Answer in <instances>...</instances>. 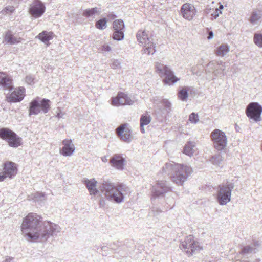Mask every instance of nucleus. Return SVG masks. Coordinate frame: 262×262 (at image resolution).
<instances>
[{
	"label": "nucleus",
	"instance_id": "f257e3e1",
	"mask_svg": "<svg viewBox=\"0 0 262 262\" xmlns=\"http://www.w3.org/2000/svg\"><path fill=\"white\" fill-rule=\"evenodd\" d=\"M41 217L36 213H30L23 220L21 230L28 240H39L42 230Z\"/></svg>",
	"mask_w": 262,
	"mask_h": 262
},
{
	"label": "nucleus",
	"instance_id": "f03ea898",
	"mask_svg": "<svg viewBox=\"0 0 262 262\" xmlns=\"http://www.w3.org/2000/svg\"><path fill=\"white\" fill-rule=\"evenodd\" d=\"M192 172V168L186 165L176 163L173 161L166 163L162 168V172L171 174V181L178 185H183Z\"/></svg>",
	"mask_w": 262,
	"mask_h": 262
},
{
	"label": "nucleus",
	"instance_id": "7ed1b4c3",
	"mask_svg": "<svg viewBox=\"0 0 262 262\" xmlns=\"http://www.w3.org/2000/svg\"><path fill=\"white\" fill-rule=\"evenodd\" d=\"M99 188L107 200L116 203H120L123 201L124 196L122 193L114 184L104 181Z\"/></svg>",
	"mask_w": 262,
	"mask_h": 262
},
{
	"label": "nucleus",
	"instance_id": "20e7f679",
	"mask_svg": "<svg viewBox=\"0 0 262 262\" xmlns=\"http://www.w3.org/2000/svg\"><path fill=\"white\" fill-rule=\"evenodd\" d=\"M136 37L139 43L143 47V53L149 55L155 53L156 43L153 38L149 36L147 31L139 30L137 33Z\"/></svg>",
	"mask_w": 262,
	"mask_h": 262
},
{
	"label": "nucleus",
	"instance_id": "39448f33",
	"mask_svg": "<svg viewBox=\"0 0 262 262\" xmlns=\"http://www.w3.org/2000/svg\"><path fill=\"white\" fill-rule=\"evenodd\" d=\"M50 108V101L39 97L33 99L29 103V115H37L40 113L46 114Z\"/></svg>",
	"mask_w": 262,
	"mask_h": 262
},
{
	"label": "nucleus",
	"instance_id": "423d86ee",
	"mask_svg": "<svg viewBox=\"0 0 262 262\" xmlns=\"http://www.w3.org/2000/svg\"><path fill=\"white\" fill-rule=\"evenodd\" d=\"M155 67L156 72L158 75L161 77H164L163 81L165 84L173 85L179 80V79L174 75L173 72L167 66L157 62L155 63Z\"/></svg>",
	"mask_w": 262,
	"mask_h": 262
},
{
	"label": "nucleus",
	"instance_id": "0eeeda50",
	"mask_svg": "<svg viewBox=\"0 0 262 262\" xmlns=\"http://www.w3.org/2000/svg\"><path fill=\"white\" fill-rule=\"evenodd\" d=\"M179 247L188 256L199 252L202 249L200 243L192 235L185 237L184 241L180 243Z\"/></svg>",
	"mask_w": 262,
	"mask_h": 262
},
{
	"label": "nucleus",
	"instance_id": "6e6552de",
	"mask_svg": "<svg viewBox=\"0 0 262 262\" xmlns=\"http://www.w3.org/2000/svg\"><path fill=\"white\" fill-rule=\"evenodd\" d=\"M234 185L232 183L219 185L217 190V201L220 205H225L231 200V192Z\"/></svg>",
	"mask_w": 262,
	"mask_h": 262
},
{
	"label": "nucleus",
	"instance_id": "1a4fd4ad",
	"mask_svg": "<svg viewBox=\"0 0 262 262\" xmlns=\"http://www.w3.org/2000/svg\"><path fill=\"white\" fill-rule=\"evenodd\" d=\"M0 138L6 140L8 145L13 148H17L22 144L21 138L7 128L0 129Z\"/></svg>",
	"mask_w": 262,
	"mask_h": 262
},
{
	"label": "nucleus",
	"instance_id": "9d476101",
	"mask_svg": "<svg viewBox=\"0 0 262 262\" xmlns=\"http://www.w3.org/2000/svg\"><path fill=\"white\" fill-rule=\"evenodd\" d=\"M172 191L169 183L165 181H158L152 187V195L151 198L153 203H156L157 199L163 198L165 194Z\"/></svg>",
	"mask_w": 262,
	"mask_h": 262
},
{
	"label": "nucleus",
	"instance_id": "9b49d317",
	"mask_svg": "<svg viewBox=\"0 0 262 262\" xmlns=\"http://www.w3.org/2000/svg\"><path fill=\"white\" fill-rule=\"evenodd\" d=\"M42 232L39 241H46L50 236H56L61 231L60 226L50 221H45L42 223Z\"/></svg>",
	"mask_w": 262,
	"mask_h": 262
},
{
	"label": "nucleus",
	"instance_id": "f8f14e48",
	"mask_svg": "<svg viewBox=\"0 0 262 262\" xmlns=\"http://www.w3.org/2000/svg\"><path fill=\"white\" fill-rule=\"evenodd\" d=\"M162 103L167 113H169L171 111V103L167 99H159L158 97L154 99V104L156 105L155 110V115L156 119L159 122H163L165 118L166 115L164 113V109H161L159 103Z\"/></svg>",
	"mask_w": 262,
	"mask_h": 262
},
{
	"label": "nucleus",
	"instance_id": "ddd939ff",
	"mask_svg": "<svg viewBox=\"0 0 262 262\" xmlns=\"http://www.w3.org/2000/svg\"><path fill=\"white\" fill-rule=\"evenodd\" d=\"M214 147L218 150L224 149L227 145V139L224 132L215 129L211 134Z\"/></svg>",
	"mask_w": 262,
	"mask_h": 262
},
{
	"label": "nucleus",
	"instance_id": "4468645a",
	"mask_svg": "<svg viewBox=\"0 0 262 262\" xmlns=\"http://www.w3.org/2000/svg\"><path fill=\"white\" fill-rule=\"evenodd\" d=\"M262 106L257 102H251L247 106L246 114L248 117L255 122L261 120Z\"/></svg>",
	"mask_w": 262,
	"mask_h": 262
},
{
	"label": "nucleus",
	"instance_id": "2eb2a0df",
	"mask_svg": "<svg viewBox=\"0 0 262 262\" xmlns=\"http://www.w3.org/2000/svg\"><path fill=\"white\" fill-rule=\"evenodd\" d=\"M217 65L221 67L217 68L213 61H210L207 64V68L206 71L207 72H212L214 76L213 79H214L215 77H221L226 75L225 70L226 67V63L225 62L220 61L217 62Z\"/></svg>",
	"mask_w": 262,
	"mask_h": 262
},
{
	"label": "nucleus",
	"instance_id": "dca6fc26",
	"mask_svg": "<svg viewBox=\"0 0 262 262\" xmlns=\"http://www.w3.org/2000/svg\"><path fill=\"white\" fill-rule=\"evenodd\" d=\"M46 7L44 4L40 0H34L30 5L29 12L34 18H39L45 13Z\"/></svg>",
	"mask_w": 262,
	"mask_h": 262
},
{
	"label": "nucleus",
	"instance_id": "f3484780",
	"mask_svg": "<svg viewBox=\"0 0 262 262\" xmlns=\"http://www.w3.org/2000/svg\"><path fill=\"white\" fill-rule=\"evenodd\" d=\"M129 126V124H122L115 130L116 134L118 138H119L122 141L128 143L131 141L130 129Z\"/></svg>",
	"mask_w": 262,
	"mask_h": 262
},
{
	"label": "nucleus",
	"instance_id": "a211bd4d",
	"mask_svg": "<svg viewBox=\"0 0 262 262\" xmlns=\"http://www.w3.org/2000/svg\"><path fill=\"white\" fill-rule=\"evenodd\" d=\"M16 164L12 162H7L4 164V172H0V182L4 181L6 177L12 178L17 173Z\"/></svg>",
	"mask_w": 262,
	"mask_h": 262
},
{
	"label": "nucleus",
	"instance_id": "6ab92c4d",
	"mask_svg": "<svg viewBox=\"0 0 262 262\" xmlns=\"http://www.w3.org/2000/svg\"><path fill=\"white\" fill-rule=\"evenodd\" d=\"M181 13L184 18L188 20H191L195 15L196 10L193 5L189 3H185L181 7Z\"/></svg>",
	"mask_w": 262,
	"mask_h": 262
},
{
	"label": "nucleus",
	"instance_id": "aec40b11",
	"mask_svg": "<svg viewBox=\"0 0 262 262\" xmlns=\"http://www.w3.org/2000/svg\"><path fill=\"white\" fill-rule=\"evenodd\" d=\"M63 147L60 149V153L64 157L71 156L75 151V146L71 139H66L63 140Z\"/></svg>",
	"mask_w": 262,
	"mask_h": 262
},
{
	"label": "nucleus",
	"instance_id": "412c9836",
	"mask_svg": "<svg viewBox=\"0 0 262 262\" xmlns=\"http://www.w3.org/2000/svg\"><path fill=\"white\" fill-rule=\"evenodd\" d=\"M25 90L23 88L15 89L11 94L7 97L9 102H18L21 101L24 98Z\"/></svg>",
	"mask_w": 262,
	"mask_h": 262
},
{
	"label": "nucleus",
	"instance_id": "4be33fe9",
	"mask_svg": "<svg viewBox=\"0 0 262 262\" xmlns=\"http://www.w3.org/2000/svg\"><path fill=\"white\" fill-rule=\"evenodd\" d=\"M130 99L127 95L123 92L118 93L116 97L112 98V104L114 106L119 105H130Z\"/></svg>",
	"mask_w": 262,
	"mask_h": 262
},
{
	"label": "nucleus",
	"instance_id": "5701e85b",
	"mask_svg": "<svg viewBox=\"0 0 262 262\" xmlns=\"http://www.w3.org/2000/svg\"><path fill=\"white\" fill-rule=\"evenodd\" d=\"M125 159L120 154L113 155L110 160L112 166L118 170L123 169Z\"/></svg>",
	"mask_w": 262,
	"mask_h": 262
},
{
	"label": "nucleus",
	"instance_id": "b1692460",
	"mask_svg": "<svg viewBox=\"0 0 262 262\" xmlns=\"http://www.w3.org/2000/svg\"><path fill=\"white\" fill-rule=\"evenodd\" d=\"M0 86L3 90L9 91L13 89L12 79L6 76L4 72H0Z\"/></svg>",
	"mask_w": 262,
	"mask_h": 262
},
{
	"label": "nucleus",
	"instance_id": "393cba45",
	"mask_svg": "<svg viewBox=\"0 0 262 262\" xmlns=\"http://www.w3.org/2000/svg\"><path fill=\"white\" fill-rule=\"evenodd\" d=\"M84 184L91 195H95L99 193V190L96 188L97 182L95 179H86L84 180Z\"/></svg>",
	"mask_w": 262,
	"mask_h": 262
},
{
	"label": "nucleus",
	"instance_id": "a878e982",
	"mask_svg": "<svg viewBox=\"0 0 262 262\" xmlns=\"http://www.w3.org/2000/svg\"><path fill=\"white\" fill-rule=\"evenodd\" d=\"M4 40L7 43L15 45L20 42L21 38L14 36L12 31H8L6 32Z\"/></svg>",
	"mask_w": 262,
	"mask_h": 262
},
{
	"label": "nucleus",
	"instance_id": "bb28decb",
	"mask_svg": "<svg viewBox=\"0 0 262 262\" xmlns=\"http://www.w3.org/2000/svg\"><path fill=\"white\" fill-rule=\"evenodd\" d=\"M261 17L262 11L259 10H254L251 13L249 21L252 24L255 25L257 24Z\"/></svg>",
	"mask_w": 262,
	"mask_h": 262
},
{
	"label": "nucleus",
	"instance_id": "cd10ccee",
	"mask_svg": "<svg viewBox=\"0 0 262 262\" xmlns=\"http://www.w3.org/2000/svg\"><path fill=\"white\" fill-rule=\"evenodd\" d=\"M38 37L45 43H47L49 40H51L53 37V33L52 32H48L43 31L39 33Z\"/></svg>",
	"mask_w": 262,
	"mask_h": 262
},
{
	"label": "nucleus",
	"instance_id": "c85d7f7f",
	"mask_svg": "<svg viewBox=\"0 0 262 262\" xmlns=\"http://www.w3.org/2000/svg\"><path fill=\"white\" fill-rule=\"evenodd\" d=\"M189 90L190 88L188 86L181 88L178 93L179 98L182 101H186L188 97V91Z\"/></svg>",
	"mask_w": 262,
	"mask_h": 262
},
{
	"label": "nucleus",
	"instance_id": "c756f323",
	"mask_svg": "<svg viewBox=\"0 0 262 262\" xmlns=\"http://www.w3.org/2000/svg\"><path fill=\"white\" fill-rule=\"evenodd\" d=\"M101 9L98 7L87 9L83 11L82 15L85 17H90L95 14H99L101 13Z\"/></svg>",
	"mask_w": 262,
	"mask_h": 262
},
{
	"label": "nucleus",
	"instance_id": "7c9ffc66",
	"mask_svg": "<svg viewBox=\"0 0 262 262\" xmlns=\"http://www.w3.org/2000/svg\"><path fill=\"white\" fill-rule=\"evenodd\" d=\"M194 147L195 143L193 142H189L185 145L183 149V152L185 154L191 157L194 153Z\"/></svg>",
	"mask_w": 262,
	"mask_h": 262
},
{
	"label": "nucleus",
	"instance_id": "2f4dec72",
	"mask_svg": "<svg viewBox=\"0 0 262 262\" xmlns=\"http://www.w3.org/2000/svg\"><path fill=\"white\" fill-rule=\"evenodd\" d=\"M229 51V46L225 44L220 46L216 49V54L219 56H224Z\"/></svg>",
	"mask_w": 262,
	"mask_h": 262
},
{
	"label": "nucleus",
	"instance_id": "473e14b6",
	"mask_svg": "<svg viewBox=\"0 0 262 262\" xmlns=\"http://www.w3.org/2000/svg\"><path fill=\"white\" fill-rule=\"evenodd\" d=\"M256 253L255 248L254 246L247 245L244 246L241 251V254L244 256H246L249 254Z\"/></svg>",
	"mask_w": 262,
	"mask_h": 262
},
{
	"label": "nucleus",
	"instance_id": "72a5a7b5",
	"mask_svg": "<svg viewBox=\"0 0 262 262\" xmlns=\"http://www.w3.org/2000/svg\"><path fill=\"white\" fill-rule=\"evenodd\" d=\"M223 160V158L220 154H216L213 156L210 159V161L213 164L217 166H220Z\"/></svg>",
	"mask_w": 262,
	"mask_h": 262
},
{
	"label": "nucleus",
	"instance_id": "f704fd0d",
	"mask_svg": "<svg viewBox=\"0 0 262 262\" xmlns=\"http://www.w3.org/2000/svg\"><path fill=\"white\" fill-rule=\"evenodd\" d=\"M114 30H123L124 28V24L122 19L115 20L113 24Z\"/></svg>",
	"mask_w": 262,
	"mask_h": 262
},
{
	"label": "nucleus",
	"instance_id": "c9c22d12",
	"mask_svg": "<svg viewBox=\"0 0 262 262\" xmlns=\"http://www.w3.org/2000/svg\"><path fill=\"white\" fill-rule=\"evenodd\" d=\"M107 22V20L106 18H103L101 19H100L98 21H96L95 26L96 28L99 29V30H104L105 29L106 27V23Z\"/></svg>",
	"mask_w": 262,
	"mask_h": 262
},
{
	"label": "nucleus",
	"instance_id": "e433bc0d",
	"mask_svg": "<svg viewBox=\"0 0 262 262\" xmlns=\"http://www.w3.org/2000/svg\"><path fill=\"white\" fill-rule=\"evenodd\" d=\"M124 36L123 30H114V32L113 34V38L118 41L122 40Z\"/></svg>",
	"mask_w": 262,
	"mask_h": 262
},
{
	"label": "nucleus",
	"instance_id": "4c0bfd02",
	"mask_svg": "<svg viewBox=\"0 0 262 262\" xmlns=\"http://www.w3.org/2000/svg\"><path fill=\"white\" fill-rule=\"evenodd\" d=\"M151 120V118L149 115H143L140 118V124L142 126L148 125Z\"/></svg>",
	"mask_w": 262,
	"mask_h": 262
},
{
	"label": "nucleus",
	"instance_id": "58836bf2",
	"mask_svg": "<svg viewBox=\"0 0 262 262\" xmlns=\"http://www.w3.org/2000/svg\"><path fill=\"white\" fill-rule=\"evenodd\" d=\"M255 43L259 47H262V33L255 34L254 36Z\"/></svg>",
	"mask_w": 262,
	"mask_h": 262
},
{
	"label": "nucleus",
	"instance_id": "ea45409f",
	"mask_svg": "<svg viewBox=\"0 0 262 262\" xmlns=\"http://www.w3.org/2000/svg\"><path fill=\"white\" fill-rule=\"evenodd\" d=\"M15 10V8L12 6H8L5 7L2 11V13L3 15L11 14Z\"/></svg>",
	"mask_w": 262,
	"mask_h": 262
},
{
	"label": "nucleus",
	"instance_id": "a19ab883",
	"mask_svg": "<svg viewBox=\"0 0 262 262\" xmlns=\"http://www.w3.org/2000/svg\"><path fill=\"white\" fill-rule=\"evenodd\" d=\"M199 116L198 114L192 113L190 114L189 117V120L191 123L196 124L199 121Z\"/></svg>",
	"mask_w": 262,
	"mask_h": 262
},
{
	"label": "nucleus",
	"instance_id": "79ce46f5",
	"mask_svg": "<svg viewBox=\"0 0 262 262\" xmlns=\"http://www.w3.org/2000/svg\"><path fill=\"white\" fill-rule=\"evenodd\" d=\"M45 194L42 192H37L34 195V200L35 201H41L45 200Z\"/></svg>",
	"mask_w": 262,
	"mask_h": 262
},
{
	"label": "nucleus",
	"instance_id": "37998d69",
	"mask_svg": "<svg viewBox=\"0 0 262 262\" xmlns=\"http://www.w3.org/2000/svg\"><path fill=\"white\" fill-rule=\"evenodd\" d=\"M161 213V210H159L158 208L154 207L152 208L150 214L154 217H158Z\"/></svg>",
	"mask_w": 262,
	"mask_h": 262
},
{
	"label": "nucleus",
	"instance_id": "c03bdc74",
	"mask_svg": "<svg viewBox=\"0 0 262 262\" xmlns=\"http://www.w3.org/2000/svg\"><path fill=\"white\" fill-rule=\"evenodd\" d=\"M111 67L114 69H116L120 67V62L118 60H114L111 64Z\"/></svg>",
	"mask_w": 262,
	"mask_h": 262
},
{
	"label": "nucleus",
	"instance_id": "a18cd8bd",
	"mask_svg": "<svg viewBox=\"0 0 262 262\" xmlns=\"http://www.w3.org/2000/svg\"><path fill=\"white\" fill-rule=\"evenodd\" d=\"M219 11H220L219 9H215L214 10V12L212 13H211V16L212 17H213V19L217 18V17H219L220 14L221 13H220V12Z\"/></svg>",
	"mask_w": 262,
	"mask_h": 262
},
{
	"label": "nucleus",
	"instance_id": "49530a36",
	"mask_svg": "<svg viewBox=\"0 0 262 262\" xmlns=\"http://www.w3.org/2000/svg\"><path fill=\"white\" fill-rule=\"evenodd\" d=\"M111 50V47L106 44H104L102 46V51L110 52Z\"/></svg>",
	"mask_w": 262,
	"mask_h": 262
},
{
	"label": "nucleus",
	"instance_id": "de8ad7c7",
	"mask_svg": "<svg viewBox=\"0 0 262 262\" xmlns=\"http://www.w3.org/2000/svg\"><path fill=\"white\" fill-rule=\"evenodd\" d=\"M26 82L28 83H29L30 84H31L32 83H33V79L30 76H26Z\"/></svg>",
	"mask_w": 262,
	"mask_h": 262
},
{
	"label": "nucleus",
	"instance_id": "09e8293b",
	"mask_svg": "<svg viewBox=\"0 0 262 262\" xmlns=\"http://www.w3.org/2000/svg\"><path fill=\"white\" fill-rule=\"evenodd\" d=\"M3 262H14L13 258L12 257H8Z\"/></svg>",
	"mask_w": 262,
	"mask_h": 262
},
{
	"label": "nucleus",
	"instance_id": "8fccbe9b",
	"mask_svg": "<svg viewBox=\"0 0 262 262\" xmlns=\"http://www.w3.org/2000/svg\"><path fill=\"white\" fill-rule=\"evenodd\" d=\"M213 32L212 31H210L208 33V36L207 37L208 39L210 40L213 37Z\"/></svg>",
	"mask_w": 262,
	"mask_h": 262
},
{
	"label": "nucleus",
	"instance_id": "3c124183",
	"mask_svg": "<svg viewBox=\"0 0 262 262\" xmlns=\"http://www.w3.org/2000/svg\"><path fill=\"white\" fill-rule=\"evenodd\" d=\"M223 8H224V6L222 4H220V6H219V7L218 8V9H220V11H219L220 12V13H222L221 10H222Z\"/></svg>",
	"mask_w": 262,
	"mask_h": 262
},
{
	"label": "nucleus",
	"instance_id": "603ef678",
	"mask_svg": "<svg viewBox=\"0 0 262 262\" xmlns=\"http://www.w3.org/2000/svg\"><path fill=\"white\" fill-rule=\"evenodd\" d=\"M140 130L142 133H145V129L144 128V126H142L141 124H140Z\"/></svg>",
	"mask_w": 262,
	"mask_h": 262
},
{
	"label": "nucleus",
	"instance_id": "864d4df0",
	"mask_svg": "<svg viewBox=\"0 0 262 262\" xmlns=\"http://www.w3.org/2000/svg\"><path fill=\"white\" fill-rule=\"evenodd\" d=\"M57 117L58 118H61L62 117V115L61 114V113H58V114L57 115Z\"/></svg>",
	"mask_w": 262,
	"mask_h": 262
},
{
	"label": "nucleus",
	"instance_id": "5fc2aeb1",
	"mask_svg": "<svg viewBox=\"0 0 262 262\" xmlns=\"http://www.w3.org/2000/svg\"><path fill=\"white\" fill-rule=\"evenodd\" d=\"M102 161H103V162H106V161H107V159L106 158V157H103V158H102Z\"/></svg>",
	"mask_w": 262,
	"mask_h": 262
},
{
	"label": "nucleus",
	"instance_id": "6e6d98bb",
	"mask_svg": "<svg viewBox=\"0 0 262 262\" xmlns=\"http://www.w3.org/2000/svg\"><path fill=\"white\" fill-rule=\"evenodd\" d=\"M111 16V17L113 18L115 16H116L114 14H110L108 16Z\"/></svg>",
	"mask_w": 262,
	"mask_h": 262
},
{
	"label": "nucleus",
	"instance_id": "4d7b16f0",
	"mask_svg": "<svg viewBox=\"0 0 262 262\" xmlns=\"http://www.w3.org/2000/svg\"><path fill=\"white\" fill-rule=\"evenodd\" d=\"M243 262H249V261H247V260L244 261V260H243ZM256 262H259V260H256Z\"/></svg>",
	"mask_w": 262,
	"mask_h": 262
}]
</instances>
